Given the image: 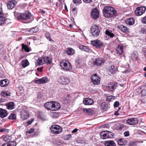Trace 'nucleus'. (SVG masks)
Here are the masks:
<instances>
[{"label": "nucleus", "mask_w": 146, "mask_h": 146, "mask_svg": "<svg viewBox=\"0 0 146 146\" xmlns=\"http://www.w3.org/2000/svg\"><path fill=\"white\" fill-rule=\"evenodd\" d=\"M103 12L104 16L107 18L111 17L116 13V11L114 8L108 6L104 7Z\"/></svg>", "instance_id": "1"}, {"label": "nucleus", "mask_w": 146, "mask_h": 146, "mask_svg": "<svg viewBox=\"0 0 146 146\" xmlns=\"http://www.w3.org/2000/svg\"><path fill=\"white\" fill-rule=\"evenodd\" d=\"M15 16L19 20H26L29 19L31 17V15L30 12L26 11L22 13H15Z\"/></svg>", "instance_id": "2"}, {"label": "nucleus", "mask_w": 146, "mask_h": 146, "mask_svg": "<svg viewBox=\"0 0 146 146\" xmlns=\"http://www.w3.org/2000/svg\"><path fill=\"white\" fill-rule=\"evenodd\" d=\"M60 66L64 71L70 70L72 68V66L71 63L66 60H62L60 63Z\"/></svg>", "instance_id": "3"}, {"label": "nucleus", "mask_w": 146, "mask_h": 146, "mask_svg": "<svg viewBox=\"0 0 146 146\" xmlns=\"http://www.w3.org/2000/svg\"><path fill=\"white\" fill-rule=\"evenodd\" d=\"M104 59L101 57H97L93 60V64L95 66H100L105 62Z\"/></svg>", "instance_id": "4"}, {"label": "nucleus", "mask_w": 146, "mask_h": 146, "mask_svg": "<svg viewBox=\"0 0 146 146\" xmlns=\"http://www.w3.org/2000/svg\"><path fill=\"white\" fill-rule=\"evenodd\" d=\"M50 129L51 132L55 135L60 134L62 131V128L60 126L57 125H52Z\"/></svg>", "instance_id": "5"}, {"label": "nucleus", "mask_w": 146, "mask_h": 146, "mask_svg": "<svg viewBox=\"0 0 146 146\" xmlns=\"http://www.w3.org/2000/svg\"><path fill=\"white\" fill-rule=\"evenodd\" d=\"M146 7L144 6L137 7L135 11V14L137 16H140L144 13Z\"/></svg>", "instance_id": "6"}, {"label": "nucleus", "mask_w": 146, "mask_h": 146, "mask_svg": "<svg viewBox=\"0 0 146 146\" xmlns=\"http://www.w3.org/2000/svg\"><path fill=\"white\" fill-rule=\"evenodd\" d=\"M90 31L94 36L96 37L99 35L100 30L98 26L96 24L93 25L91 27Z\"/></svg>", "instance_id": "7"}, {"label": "nucleus", "mask_w": 146, "mask_h": 146, "mask_svg": "<svg viewBox=\"0 0 146 146\" xmlns=\"http://www.w3.org/2000/svg\"><path fill=\"white\" fill-rule=\"evenodd\" d=\"M57 81L59 84L66 85L69 83L70 79L67 77L62 76L59 77Z\"/></svg>", "instance_id": "8"}, {"label": "nucleus", "mask_w": 146, "mask_h": 146, "mask_svg": "<svg viewBox=\"0 0 146 146\" xmlns=\"http://www.w3.org/2000/svg\"><path fill=\"white\" fill-rule=\"evenodd\" d=\"M100 135L101 138L103 139L111 138L112 137L111 133L108 131H102L100 133Z\"/></svg>", "instance_id": "9"}, {"label": "nucleus", "mask_w": 146, "mask_h": 146, "mask_svg": "<svg viewBox=\"0 0 146 146\" xmlns=\"http://www.w3.org/2000/svg\"><path fill=\"white\" fill-rule=\"evenodd\" d=\"M90 79L94 85H98L100 83V78L97 76L96 74L92 75Z\"/></svg>", "instance_id": "10"}, {"label": "nucleus", "mask_w": 146, "mask_h": 146, "mask_svg": "<svg viewBox=\"0 0 146 146\" xmlns=\"http://www.w3.org/2000/svg\"><path fill=\"white\" fill-rule=\"evenodd\" d=\"M20 115L23 120L27 119L29 117V112L26 109H23L21 111Z\"/></svg>", "instance_id": "11"}, {"label": "nucleus", "mask_w": 146, "mask_h": 146, "mask_svg": "<svg viewBox=\"0 0 146 146\" xmlns=\"http://www.w3.org/2000/svg\"><path fill=\"white\" fill-rule=\"evenodd\" d=\"M91 44L97 48H100L103 45V42L101 41L96 40L91 41Z\"/></svg>", "instance_id": "12"}, {"label": "nucleus", "mask_w": 146, "mask_h": 146, "mask_svg": "<svg viewBox=\"0 0 146 146\" xmlns=\"http://www.w3.org/2000/svg\"><path fill=\"white\" fill-rule=\"evenodd\" d=\"M126 123L130 125H134L137 124L138 122V119L135 117L127 119Z\"/></svg>", "instance_id": "13"}, {"label": "nucleus", "mask_w": 146, "mask_h": 146, "mask_svg": "<svg viewBox=\"0 0 146 146\" xmlns=\"http://www.w3.org/2000/svg\"><path fill=\"white\" fill-rule=\"evenodd\" d=\"M117 84L115 82H110L106 86V89L110 91H113L116 88Z\"/></svg>", "instance_id": "14"}, {"label": "nucleus", "mask_w": 146, "mask_h": 146, "mask_svg": "<svg viewBox=\"0 0 146 146\" xmlns=\"http://www.w3.org/2000/svg\"><path fill=\"white\" fill-rule=\"evenodd\" d=\"M91 16L94 19H96L99 17V12L97 8L94 9L91 12Z\"/></svg>", "instance_id": "15"}, {"label": "nucleus", "mask_w": 146, "mask_h": 146, "mask_svg": "<svg viewBox=\"0 0 146 146\" xmlns=\"http://www.w3.org/2000/svg\"><path fill=\"white\" fill-rule=\"evenodd\" d=\"M48 81L47 78L46 77H43L41 78L38 79L35 81V83L38 84H44L46 83Z\"/></svg>", "instance_id": "16"}, {"label": "nucleus", "mask_w": 146, "mask_h": 146, "mask_svg": "<svg viewBox=\"0 0 146 146\" xmlns=\"http://www.w3.org/2000/svg\"><path fill=\"white\" fill-rule=\"evenodd\" d=\"M17 3V2L14 0L9 1L7 4L8 8L10 9H12L14 8Z\"/></svg>", "instance_id": "17"}, {"label": "nucleus", "mask_w": 146, "mask_h": 146, "mask_svg": "<svg viewBox=\"0 0 146 146\" xmlns=\"http://www.w3.org/2000/svg\"><path fill=\"white\" fill-rule=\"evenodd\" d=\"M79 47L80 49L82 51L88 52H90L91 51V49L88 46L81 45L79 46Z\"/></svg>", "instance_id": "18"}, {"label": "nucleus", "mask_w": 146, "mask_h": 146, "mask_svg": "<svg viewBox=\"0 0 146 146\" xmlns=\"http://www.w3.org/2000/svg\"><path fill=\"white\" fill-rule=\"evenodd\" d=\"M118 28L119 30L124 33H127L129 32L128 28L127 27L122 25H119Z\"/></svg>", "instance_id": "19"}, {"label": "nucleus", "mask_w": 146, "mask_h": 146, "mask_svg": "<svg viewBox=\"0 0 146 146\" xmlns=\"http://www.w3.org/2000/svg\"><path fill=\"white\" fill-rule=\"evenodd\" d=\"M44 106L47 109L53 111V102L45 103L44 104Z\"/></svg>", "instance_id": "20"}, {"label": "nucleus", "mask_w": 146, "mask_h": 146, "mask_svg": "<svg viewBox=\"0 0 146 146\" xmlns=\"http://www.w3.org/2000/svg\"><path fill=\"white\" fill-rule=\"evenodd\" d=\"M94 102L93 100L88 98L85 99L83 102V104L86 105H90L93 104Z\"/></svg>", "instance_id": "21"}, {"label": "nucleus", "mask_w": 146, "mask_h": 146, "mask_svg": "<svg viewBox=\"0 0 146 146\" xmlns=\"http://www.w3.org/2000/svg\"><path fill=\"white\" fill-rule=\"evenodd\" d=\"M60 108L59 103L55 102H53V111H56L58 110Z\"/></svg>", "instance_id": "22"}, {"label": "nucleus", "mask_w": 146, "mask_h": 146, "mask_svg": "<svg viewBox=\"0 0 146 146\" xmlns=\"http://www.w3.org/2000/svg\"><path fill=\"white\" fill-rule=\"evenodd\" d=\"M7 115V111L2 108H0V117L2 118L6 117Z\"/></svg>", "instance_id": "23"}, {"label": "nucleus", "mask_w": 146, "mask_h": 146, "mask_svg": "<svg viewBox=\"0 0 146 146\" xmlns=\"http://www.w3.org/2000/svg\"><path fill=\"white\" fill-rule=\"evenodd\" d=\"M45 64H51L52 62V58L49 56L44 57Z\"/></svg>", "instance_id": "24"}, {"label": "nucleus", "mask_w": 146, "mask_h": 146, "mask_svg": "<svg viewBox=\"0 0 146 146\" xmlns=\"http://www.w3.org/2000/svg\"><path fill=\"white\" fill-rule=\"evenodd\" d=\"M123 46L122 45H119L116 50L117 54H118L119 55H121L123 52Z\"/></svg>", "instance_id": "25"}, {"label": "nucleus", "mask_w": 146, "mask_h": 146, "mask_svg": "<svg viewBox=\"0 0 146 146\" xmlns=\"http://www.w3.org/2000/svg\"><path fill=\"white\" fill-rule=\"evenodd\" d=\"M82 111L85 112L88 115H92L94 113V111L92 109L89 108H83L82 109Z\"/></svg>", "instance_id": "26"}, {"label": "nucleus", "mask_w": 146, "mask_h": 146, "mask_svg": "<svg viewBox=\"0 0 146 146\" xmlns=\"http://www.w3.org/2000/svg\"><path fill=\"white\" fill-rule=\"evenodd\" d=\"M45 64L44 57H40L37 60L36 64L38 65H42Z\"/></svg>", "instance_id": "27"}, {"label": "nucleus", "mask_w": 146, "mask_h": 146, "mask_svg": "<svg viewBox=\"0 0 146 146\" xmlns=\"http://www.w3.org/2000/svg\"><path fill=\"white\" fill-rule=\"evenodd\" d=\"M135 23L134 19L132 18H129L127 19L125 21V23L127 25H133Z\"/></svg>", "instance_id": "28"}, {"label": "nucleus", "mask_w": 146, "mask_h": 146, "mask_svg": "<svg viewBox=\"0 0 146 146\" xmlns=\"http://www.w3.org/2000/svg\"><path fill=\"white\" fill-rule=\"evenodd\" d=\"M7 109L9 110H12L15 108V104L13 102H10L6 104Z\"/></svg>", "instance_id": "29"}, {"label": "nucleus", "mask_w": 146, "mask_h": 146, "mask_svg": "<svg viewBox=\"0 0 146 146\" xmlns=\"http://www.w3.org/2000/svg\"><path fill=\"white\" fill-rule=\"evenodd\" d=\"M22 48V51H23V50H24L25 52H29L30 50L31 49L27 45H26L24 44H21Z\"/></svg>", "instance_id": "30"}, {"label": "nucleus", "mask_w": 146, "mask_h": 146, "mask_svg": "<svg viewBox=\"0 0 146 146\" xmlns=\"http://www.w3.org/2000/svg\"><path fill=\"white\" fill-rule=\"evenodd\" d=\"M66 52L68 55H72L75 54V50L72 48H68L66 51Z\"/></svg>", "instance_id": "31"}, {"label": "nucleus", "mask_w": 146, "mask_h": 146, "mask_svg": "<svg viewBox=\"0 0 146 146\" xmlns=\"http://www.w3.org/2000/svg\"><path fill=\"white\" fill-rule=\"evenodd\" d=\"M9 83V81L7 79H4L0 81V86L1 87L5 86Z\"/></svg>", "instance_id": "32"}, {"label": "nucleus", "mask_w": 146, "mask_h": 146, "mask_svg": "<svg viewBox=\"0 0 146 146\" xmlns=\"http://www.w3.org/2000/svg\"><path fill=\"white\" fill-rule=\"evenodd\" d=\"M104 145L106 146H115L116 144L113 141H108L105 143Z\"/></svg>", "instance_id": "33"}, {"label": "nucleus", "mask_w": 146, "mask_h": 146, "mask_svg": "<svg viewBox=\"0 0 146 146\" xmlns=\"http://www.w3.org/2000/svg\"><path fill=\"white\" fill-rule=\"evenodd\" d=\"M118 144L120 145H124L126 144L127 142L123 139H120L117 141Z\"/></svg>", "instance_id": "34"}, {"label": "nucleus", "mask_w": 146, "mask_h": 146, "mask_svg": "<svg viewBox=\"0 0 146 146\" xmlns=\"http://www.w3.org/2000/svg\"><path fill=\"white\" fill-rule=\"evenodd\" d=\"M11 136L8 135H6L3 137V140L6 142H9L11 139Z\"/></svg>", "instance_id": "35"}, {"label": "nucleus", "mask_w": 146, "mask_h": 146, "mask_svg": "<svg viewBox=\"0 0 146 146\" xmlns=\"http://www.w3.org/2000/svg\"><path fill=\"white\" fill-rule=\"evenodd\" d=\"M106 34L110 36L111 38H112L115 36V35L112 33L111 31L109 30H106L105 32Z\"/></svg>", "instance_id": "36"}, {"label": "nucleus", "mask_w": 146, "mask_h": 146, "mask_svg": "<svg viewBox=\"0 0 146 146\" xmlns=\"http://www.w3.org/2000/svg\"><path fill=\"white\" fill-rule=\"evenodd\" d=\"M8 118L9 119L14 120L16 119V115L14 113H12L10 114L8 117Z\"/></svg>", "instance_id": "37"}, {"label": "nucleus", "mask_w": 146, "mask_h": 146, "mask_svg": "<svg viewBox=\"0 0 146 146\" xmlns=\"http://www.w3.org/2000/svg\"><path fill=\"white\" fill-rule=\"evenodd\" d=\"M29 64V62L27 60H24L22 62V66L25 68L28 66Z\"/></svg>", "instance_id": "38"}, {"label": "nucleus", "mask_w": 146, "mask_h": 146, "mask_svg": "<svg viewBox=\"0 0 146 146\" xmlns=\"http://www.w3.org/2000/svg\"><path fill=\"white\" fill-rule=\"evenodd\" d=\"M1 95L4 97H7L9 96V93L8 92H2L1 93Z\"/></svg>", "instance_id": "39"}, {"label": "nucleus", "mask_w": 146, "mask_h": 146, "mask_svg": "<svg viewBox=\"0 0 146 146\" xmlns=\"http://www.w3.org/2000/svg\"><path fill=\"white\" fill-rule=\"evenodd\" d=\"M114 66H111L109 67V69L111 73L113 74L116 71V70H114Z\"/></svg>", "instance_id": "40"}, {"label": "nucleus", "mask_w": 146, "mask_h": 146, "mask_svg": "<svg viewBox=\"0 0 146 146\" xmlns=\"http://www.w3.org/2000/svg\"><path fill=\"white\" fill-rule=\"evenodd\" d=\"M45 35L46 38L47 39H48L50 41L52 42H54V41L51 38V35L50 34L47 33H46Z\"/></svg>", "instance_id": "41"}, {"label": "nucleus", "mask_w": 146, "mask_h": 146, "mask_svg": "<svg viewBox=\"0 0 146 146\" xmlns=\"http://www.w3.org/2000/svg\"><path fill=\"white\" fill-rule=\"evenodd\" d=\"M5 19L4 17H0V25L4 24L5 23Z\"/></svg>", "instance_id": "42"}, {"label": "nucleus", "mask_w": 146, "mask_h": 146, "mask_svg": "<svg viewBox=\"0 0 146 146\" xmlns=\"http://www.w3.org/2000/svg\"><path fill=\"white\" fill-rule=\"evenodd\" d=\"M71 137V135L70 134H68L64 136L63 139L65 140H68L70 139Z\"/></svg>", "instance_id": "43"}, {"label": "nucleus", "mask_w": 146, "mask_h": 146, "mask_svg": "<svg viewBox=\"0 0 146 146\" xmlns=\"http://www.w3.org/2000/svg\"><path fill=\"white\" fill-rule=\"evenodd\" d=\"M16 142L15 141H12L7 143L8 146H16Z\"/></svg>", "instance_id": "44"}, {"label": "nucleus", "mask_w": 146, "mask_h": 146, "mask_svg": "<svg viewBox=\"0 0 146 146\" xmlns=\"http://www.w3.org/2000/svg\"><path fill=\"white\" fill-rule=\"evenodd\" d=\"M9 131V129H6L4 128L0 129V132L1 133H7Z\"/></svg>", "instance_id": "45"}, {"label": "nucleus", "mask_w": 146, "mask_h": 146, "mask_svg": "<svg viewBox=\"0 0 146 146\" xmlns=\"http://www.w3.org/2000/svg\"><path fill=\"white\" fill-rule=\"evenodd\" d=\"M115 97L112 96H108L106 98L107 101H111L112 100L114 99Z\"/></svg>", "instance_id": "46"}, {"label": "nucleus", "mask_w": 146, "mask_h": 146, "mask_svg": "<svg viewBox=\"0 0 146 146\" xmlns=\"http://www.w3.org/2000/svg\"><path fill=\"white\" fill-rule=\"evenodd\" d=\"M82 62L81 59L79 58H77L75 60V63L77 65H79Z\"/></svg>", "instance_id": "47"}, {"label": "nucleus", "mask_w": 146, "mask_h": 146, "mask_svg": "<svg viewBox=\"0 0 146 146\" xmlns=\"http://www.w3.org/2000/svg\"><path fill=\"white\" fill-rule=\"evenodd\" d=\"M38 117L42 120H44L45 118L44 115L42 113H38Z\"/></svg>", "instance_id": "48"}, {"label": "nucleus", "mask_w": 146, "mask_h": 146, "mask_svg": "<svg viewBox=\"0 0 146 146\" xmlns=\"http://www.w3.org/2000/svg\"><path fill=\"white\" fill-rule=\"evenodd\" d=\"M72 13L74 16L76 15L77 14V9L76 8H73L72 10Z\"/></svg>", "instance_id": "49"}, {"label": "nucleus", "mask_w": 146, "mask_h": 146, "mask_svg": "<svg viewBox=\"0 0 146 146\" xmlns=\"http://www.w3.org/2000/svg\"><path fill=\"white\" fill-rule=\"evenodd\" d=\"M131 57L132 58L136 59L138 57L137 54L135 53H133L131 54Z\"/></svg>", "instance_id": "50"}, {"label": "nucleus", "mask_w": 146, "mask_h": 146, "mask_svg": "<svg viewBox=\"0 0 146 146\" xmlns=\"http://www.w3.org/2000/svg\"><path fill=\"white\" fill-rule=\"evenodd\" d=\"M141 95L143 96H145L146 95V90L144 89L142 90L141 91Z\"/></svg>", "instance_id": "51"}, {"label": "nucleus", "mask_w": 146, "mask_h": 146, "mask_svg": "<svg viewBox=\"0 0 146 146\" xmlns=\"http://www.w3.org/2000/svg\"><path fill=\"white\" fill-rule=\"evenodd\" d=\"M56 144L57 145H62V142L60 140H57L56 141Z\"/></svg>", "instance_id": "52"}, {"label": "nucleus", "mask_w": 146, "mask_h": 146, "mask_svg": "<svg viewBox=\"0 0 146 146\" xmlns=\"http://www.w3.org/2000/svg\"><path fill=\"white\" fill-rule=\"evenodd\" d=\"M34 130V129L33 128H31L29 130L27 131L26 133L28 134H30L32 133Z\"/></svg>", "instance_id": "53"}, {"label": "nucleus", "mask_w": 146, "mask_h": 146, "mask_svg": "<svg viewBox=\"0 0 146 146\" xmlns=\"http://www.w3.org/2000/svg\"><path fill=\"white\" fill-rule=\"evenodd\" d=\"M119 103L118 101H116L114 104V106L115 107H117L119 106Z\"/></svg>", "instance_id": "54"}, {"label": "nucleus", "mask_w": 146, "mask_h": 146, "mask_svg": "<svg viewBox=\"0 0 146 146\" xmlns=\"http://www.w3.org/2000/svg\"><path fill=\"white\" fill-rule=\"evenodd\" d=\"M74 3L76 4L78 3H80L81 2V0H72Z\"/></svg>", "instance_id": "55"}, {"label": "nucleus", "mask_w": 146, "mask_h": 146, "mask_svg": "<svg viewBox=\"0 0 146 146\" xmlns=\"http://www.w3.org/2000/svg\"><path fill=\"white\" fill-rule=\"evenodd\" d=\"M136 145V143L135 142H131L129 144V146H134Z\"/></svg>", "instance_id": "56"}, {"label": "nucleus", "mask_w": 146, "mask_h": 146, "mask_svg": "<svg viewBox=\"0 0 146 146\" xmlns=\"http://www.w3.org/2000/svg\"><path fill=\"white\" fill-rule=\"evenodd\" d=\"M124 135L125 136L127 137L129 135V132L128 131H125L124 133Z\"/></svg>", "instance_id": "57"}, {"label": "nucleus", "mask_w": 146, "mask_h": 146, "mask_svg": "<svg viewBox=\"0 0 146 146\" xmlns=\"http://www.w3.org/2000/svg\"><path fill=\"white\" fill-rule=\"evenodd\" d=\"M142 21L144 24H146V16L142 19Z\"/></svg>", "instance_id": "58"}, {"label": "nucleus", "mask_w": 146, "mask_h": 146, "mask_svg": "<svg viewBox=\"0 0 146 146\" xmlns=\"http://www.w3.org/2000/svg\"><path fill=\"white\" fill-rule=\"evenodd\" d=\"M3 13L2 11V9H0V17H3Z\"/></svg>", "instance_id": "59"}, {"label": "nucleus", "mask_w": 146, "mask_h": 146, "mask_svg": "<svg viewBox=\"0 0 146 146\" xmlns=\"http://www.w3.org/2000/svg\"><path fill=\"white\" fill-rule=\"evenodd\" d=\"M125 126L123 124L120 125L119 126V128L120 129H122Z\"/></svg>", "instance_id": "60"}, {"label": "nucleus", "mask_w": 146, "mask_h": 146, "mask_svg": "<svg viewBox=\"0 0 146 146\" xmlns=\"http://www.w3.org/2000/svg\"><path fill=\"white\" fill-rule=\"evenodd\" d=\"M34 121L33 119H32L30 120H29L27 122V123L28 125H30L33 122V121Z\"/></svg>", "instance_id": "61"}, {"label": "nucleus", "mask_w": 146, "mask_h": 146, "mask_svg": "<svg viewBox=\"0 0 146 146\" xmlns=\"http://www.w3.org/2000/svg\"><path fill=\"white\" fill-rule=\"evenodd\" d=\"M85 3H89L92 0H83Z\"/></svg>", "instance_id": "62"}, {"label": "nucleus", "mask_w": 146, "mask_h": 146, "mask_svg": "<svg viewBox=\"0 0 146 146\" xmlns=\"http://www.w3.org/2000/svg\"><path fill=\"white\" fill-rule=\"evenodd\" d=\"M118 111V110H117V111H116L114 113V115H116L117 116L119 115V113Z\"/></svg>", "instance_id": "63"}, {"label": "nucleus", "mask_w": 146, "mask_h": 146, "mask_svg": "<svg viewBox=\"0 0 146 146\" xmlns=\"http://www.w3.org/2000/svg\"><path fill=\"white\" fill-rule=\"evenodd\" d=\"M78 129H74L72 131V133H75L77 132V131H78Z\"/></svg>", "instance_id": "64"}]
</instances>
